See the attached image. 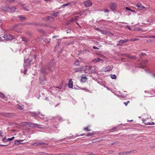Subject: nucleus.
<instances>
[{
	"label": "nucleus",
	"mask_w": 155,
	"mask_h": 155,
	"mask_svg": "<svg viewBox=\"0 0 155 155\" xmlns=\"http://www.w3.org/2000/svg\"><path fill=\"white\" fill-rule=\"evenodd\" d=\"M53 69L50 64H48L45 67H43L41 69V71L44 75H47L51 73Z\"/></svg>",
	"instance_id": "f257e3e1"
},
{
	"label": "nucleus",
	"mask_w": 155,
	"mask_h": 155,
	"mask_svg": "<svg viewBox=\"0 0 155 155\" xmlns=\"http://www.w3.org/2000/svg\"><path fill=\"white\" fill-rule=\"evenodd\" d=\"M92 68L90 66H86L82 67V71L85 73H93L94 70H92Z\"/></svg>",
	"instance_id": "f03ea898"
},
{
	"label": "nucleus",
	"mask_w": 155,
	"mask_h": 155,
	"mask_svg": "<svg viewBox=\"0 0 155 155\" xmlns=\"http://www.w3.org/2000/svg\"><path fill=\"white\" fill-rule=\"evenodd\" d=\"M25 123H26L27 126L29 127H36L39 128H42V125L35 123L28 122H25Z\"/></svg>",
	"instance_id": "7ed1b4c3"
},
{
	"label": "nucleus",
	"mask_w": 155,
	"mask_h": 155,
	"mask_svg": "<svg viewBox=\"0 0 155 155\" xmlns=\"http://www.w3.org/2000/svg\"><path fill=\"white\" fill-rule=\"evenodd\" d=\"M0 114L3 116L8 117H11L14 116L12 113H10L1 112L0 113Z\"/></svg>",
	"instance_id": "20e7f679"
},
{
	"label": "nucleus",
	"mask_w": 155,
	"mask_h": 155,
	"mask_svg": "<svg viewBox=\"0 0 155 155\" xmlns=\"http://www.w3.org/2000/svg\"><path fill=\"white\" fill-rule=\"evenodd\" d=\"M114 67L112 65L108 66L103 68V71L105 72L110 71L113 69Z\"/></svg>",
	"instance_id": "39448f33"
},
{
	"label": "nucleus",
	"mask_w": 155,
	"mask_h": 155,
	"mask_svg": "<svg viewBox=\"0 0 155 155\" xmlns=\"http://www.w3.org/2000/svg\"><path fill=\"white\" fill-rule=\"evenodd\" d=\"M117 4L115 3H111L110 4V7L112 11H114L117 9Z\"/></svg>",
	"instance_id": "423d86ee"
},
{
	"label": "nucleus",
	"mask_w": 155,
	"mask_h": 155,
	"mask_svg": "<svg viewBox=\"0 0 155 155\" xmlns=\"http://www.w3.org/2000/svg\"><path fill=\"white\" fill-rule=\"evenodd\" d=\"M136 6L137 7V8L138 10H143L145 11L146 10V8L145 7L143 6L140 3H138L136 5Z\"/></svg>",
	"instance_id": "0eeeda50"
},
{
	"label": "nucleus",
	"mask_w": 155,
	"mask_h": 155,
	"mask_svg": "<svg viewBox=\"0 0 155 155\" xmlns=\"http://www.w3.org/2000/svg\"><path fill=\"white\" fill-rule=\"evenodd\" d=\"M128 41H129V39L120 40L118 41V43L116 45L117 46H122L123 44L127 42Z\"/></svg>",
	"instance_id": "6e6552de"
},
{
	"label": "nucleus",
	"mask_w": 155,
	"mask_h": 155,
	"mask_svg": "<svg viewBox=\"0 0 155 155\" xmlns=\"http://www.w3.org/2000/svg\"><path fill=\"white\" fill-rule=\"evenodd\" d=\"M77 3V2H68L67 3V4L63 5H62L61 6V8H64L65 7L68 6L69 5H70L71 6H72L73 5H75L76 3Z\"/></svg>",
	"instance_id": "1a4fd4ad"
},
{
	"label": "nucleus",
	"mask_w": 155,
	"mask_h": 155,
	"mask_svg": "<svg viewBox=\"0 0 155 155\" xmlns=\"http://www.w3.org/2000/svg\"><path fill=\"white\" fill-rule=\"evenodd\" d=\"M84 4L86 7H89L91 6L92 2L89 0H87L84 2Z\"/></svg>",
	"instance_id": "9d476101"
},
{
	"label": "nucleus",
	"mask_w": 155,
	"mask_h": 155,
	"mask_svg": "<svg viewBox=\"0 0 155 155\" xmlns=\"http://www.w3.org/2000/svg\"><path fill=\"white\" fill-rule=\"evenodd\" d=\"M58 15V13H55L53 14V16H48V20H50L51 21H52L54 20V18L53 17V16L56 17Z\"/></svg>",
	"instance_id": "9b49d317"
},
{
	"label": "nucleus",
	"mask_w": 155,
	"mask_h": 155,
	"mask_svg": "<svg viewBox=\"0 0 155 155\" xmlns=\"http://www.w3.org/2000/svg\"><path fill=\"white\" fill-rule=\"evenodd\" d=\"M32 116H36L39 115H40L41 116H44V115H42L40 114V113L39 112H33L32 113Z\"/></svg>",
	"instance_id": "f8f14e48"
},
{
	"label": "nucleus",
	"mask_w": 155,
	"mask_h": 155,
	"mask_svg": "<svg viewBox=\"0 0 155 155\" xmlns=\"http://www.w3.org/2000/svg\"><path fill=\"white\" fill-rule=\"evenodd\" d=\"M87 80V78L86 76H81V82L85 83Z\"/></svg>",
	"instance_id": "ddd939ff"
},
{
	"label": "nucleus",
	"mask_w": 155,
	"mask_h": 155,
	"mask_svg": "<svg viewBox=\"0 0 155 155\" xmlns=\"http://www.w3.org/2000/svg\"><path fill=\"white\" fill-rule=\"evenodd\" d=\"M73 86V83L71 79L69 81L68 87L70 88H72Z\"/></svg>",
	"instance_id": "4468645a"
},
{
	"label": "nucleus",
	"mask_w": 155,
	"mask_h": 155,
	"mask_svg": "<svg viewBox=\"0 0 155 155\" xmlns=\"http://www.w3.org/2000/svg\"><path fill=\"white\" fill-rule=\"evenodd\" d=\"M74 72L76 73L78 72H80L82 71V67L79 68H75L74 69Z\"/></svg>",
	"instance_id": "2eb2a0df"
},
{
	"label": "nucleus",
	"mask_w": 155,
	"mask_h": 155,
	"mask_svg": "<svg viewBox=\"0 0 155 155\" xmlns=\"http://www.w3.org/2000/svg\"><path fill=\"white\" fill-rule=\"evenodd\" d=\"M8 40H12L14 39V37L13 35H8Z\"/></svg>",
	"instance_id": "dca6fc26"
},
{
	"label": "nucleus",
	"mask_w": 155,
	"mask_h": 155,
	"mask_svg": "<svg viewBox=\"0 0 155 155\" xmlns=\"http://www.w3.org/2000/svg\"><path fill=\"white\" fill-rule=\"evenodd\" d=\"M9 12L13 13L15 11L16 8L14 7H9Z\"/></svg>",
	"instance_id": "f3484780"
},
{
	"label": "nucleus",
	"mask_w": 155,
	"mask_h": 155,
	"mask_svg": "<svg viewBox=\"0 0 155 155\" xmlns=\"http://www.w3.org/2000/svg\"><path fill=\"white\" fill-rule=\"evenodd\" d=\"M3 10H4V11L7 12H9V10H10L9 7H4L3 8Z\"/></svg>",
	"instance_id": "a211bd4d"
},
{
	"label": "nucleus",
	"mask_w": 155,
	"mask_h": 155,
	"mask_svg": "<svg viewBox=\"0 0 155 155\" xmlns=\"http://www.w3.org/2000/svg\"><path fill=\"white\" fill-rule=\"evenodd\" d=\"M23 141V140H17L15 141V143L16 144H18L20 143V142Z\"/></svg>",
	"instance_id": "6ab92c4d"
},
{
	"label": "nucleus",
	"mask_w": 155,
	"mask_h": 155,
	"mask_svg": "<svg viewBox=\"0 0 155 155\" xmlns=\"http://www.w3.org/2000/svg\"><path fill=\"white\" fill-rule=\"evenodd\" d=\"M38 144H39V145H42V144L45 145L46 144L45 143H43L42 142H40V143H34L33 145H34L37 146Z\"/></svg>",
	"instance_id": "aec40b11"
},
{
	"label": "nucleus",
	"mask_w": 155,
	"mask_h": 155,
	"mask_svg": "<svg viewBox=\"0 0 155 155\" xmlns=\"http://www.w3.org/2000/svg\"><path fill=\"white\" fill-rule=\"evenodd\" d=\"M36 155H45V152H38L36 153Z\"/></svg>",
	"instance_id": "412c9836"
},
{
	"label": "nucleus",
	"mask_w": 155,
	"mask_h": 155,
	"mask_svg": "<svg viewBox=\"0 0 155 155\" xmlns=\"http://www.w3.org/2000/svg\"><path fill=\"white\" fill-rule=\"evenodd\" d=\"M89 126L87 127H84L83 130L86 131H88L91 130L88 128Z\"/></svg>",
	"instance_id": "4be33fe9"
},
{
	"label": "nucleus",
	"mask_w": 155,
	"mask_h": 155,
	"mask_svg": "<svg viewBox=\"0 0 155 155\" xmlns=\"http://www.w3.org/2000/svg\"><path fill=\"white\" fill-rule=\"evenodd\" d=\"M8 35H4L2 36V37L4 38V40H8Z\"/></svg>",
	"instance_id": "5701e85b"
},
{
	"label": "nucleus",
	"mask_w": 155,
	"mask_h": 155,
	"mask_svg": "<svg viewBox=\"0 0 155 155\" xmlns=\"http://www.w3.org/2000/svg\"><path fill=\"white\" fill-rule=\"evenodd\" d=\"M59 155H75V154H71V153H62L60 154Z\"/></svg>",
	"instance_id": "b1692460"
},
{
	"label": "nucleus",
	"mask_w": 155,
	"mask_h": 155,
	"mask_svg": "<svg viewBox=\"0 0 155 155\" xmlns=\"http://www.w3.org/2000/svg\"><path fill=\"white\" fill-rule=\"evenodd\" d=\"M18 17L20 20L21 21H23L25 18V17H22L21 16H19Z\"/></svg>",
	"instance_id": "393cba45"
},
{
	"label": "nucleus",
	"mask_w": 155,
	"mask_h": 155,
	"mask_svg": "<svg viewBox=\"0 0 155 155\" xmlns=\"http://www.w3.org/2000/svg\"><path fill=\"white\" fill-rule=\"evenodd\" d=\"M80 61H76L74 63V64L76 66H78L80 64Z\"/></svg>",
	"instance_id": "a878e982"
},
{
	"label": "nucleus",
	"mask_w": 155,
	"mask_h": 155,
	"mask_svg": "<svg viewBox=\"0 0 155 155\" xmlns=\"http://www.w3.org/2000/svg\"><path fill=\"white\" fill-rule=\"evenodd\" d=\"M74 19L73 18H72L70 19V21L68 23V24H70V22H74Z\"/></svg>",
	"instance_id": "bb28decb"
},
{
	"label": "nucleus",
	"mask_w": 155,
	"mask_h": 155,
	"mask_svg": "<svg viewBox=\"0 0 155 155\" xmlns=\"http://www.w3.org/2000/svg\"><path fill=\"white\" fill-rule=\"evenodd\" d=\"M127 57L128 58H130V59H135L136 57L134 56H130L129 55H127Z\"/></svg>",
	"instance_id": "cd10ccee"
},
{
	"label": "nucleus",
	"mask_w": 155,
	"mask_h": 155,
	"mask_svg": "<svg viewBox=\"0 0 155 155\" xmlns=\"http://www.w3.org/2000/svg\"><path fill=\"white\" fill-rule=\"evenodd\" d=\"M84 134H81L80 135H74V136H72V138H75L79 136H83V135H84Z\"/></svg>",
	"instance_id": "c85d7f7f"
},
{
	"label": "nucleus",
	"mask_w": 155,
	"mask_h": 155,
	"mask_svg": "<svg viewBox=\"0 0 155 155\" xmlns=\"http://www.w3.org/2000/svg\"><path fill=\"white\" fill-rule=\"evenodd\" d=\"M32 6H31V8H30V9H26V8L25 7H24L23 8V9L25 11H29V10H30L32 8Z\"/></svg>",
	"instance_id": "c756f323"
},
{
	"label": "nucleus",
	"mask_w": 155,
	"mask_h": 155,
	"mask_svg": "<svg viewBox=\"0 0 155 155\" xmlns=\"http://www.w3.org/2000/svg\"><path fill=\"white\" fill-rule=\"evenodd\" d=\"M0 94H1L0 97L4 99V98H5V95L3 93H0Z\"/></svg>",
	"instance_id": "7c9ffc66"
},
{
	"label": "nucleus",
	"mask_w": 155,
	"mask_h": 155,
	"mask_svg": "<svg viewBox=\"0 0 155 155\" xmlns=\"http://www.w3.org/2000/svg\"><path fill=\"white\" fill-rule=\"evenodd\" d=\"M89 51L86 49H84L83 51V52L84 54L87 53L89 52Z\"/></svg>",
	"instance_id": "2f4dec72"
},
{
	"label": "nucleus",
	"mask_w": 155,
	"mask_h": 155,
	"mask_svg": "<svg viewBox=\"0 0 155 155\" xmlns=\"http://www.w3.org/2000/svg\"><path fill=\"white\" fill-rule=\"evenodd\" d=\"M94 135V133H89L86 135L87 136H93Z\"/></svg>",
	"instance_id": "473e14b6"
},
{
	"label": "nucleus",
	"mask_w": 155,
	"mask_h": 155,
	"mask_svg": "<svg viewBox=\"0 0 155 155\" xmlns=\"http://www.w3.org/2000/svg\"><path fill=\"white\" fill-rule=\"evenodd\" d=\"M111 78L112 79H115L117 78V77L115 74L111 75Z\"/></svg>",
	"instance_id": "72a5a7b5"
},
{
	"label": "nucleus",
	"mask_w": 155,
	"mask_h": 155,
	"mask_svg": "<svg viewBox=\"0 0 155 155\" xmlns=\"http://www.w3.org/2000/svg\"><path fill=\"white\" fill-rule=\"evenodd\" d=\"M2 141L4 142H8L7 139H6V137H5L3 138Z\"/></svg>",
	"instance_id": "f704fd0d"
},
{
	"label": "nucleus",
	"mask_w": 155,
	"mask_h": 155,
	"mask_svg": "<svg viewBox=\"0 0 155 155\" xmlns=\"http://www.w3.org/2000/svg\"><path fill=\"white\" fill-rule=\"evenodd\" d=\"M27 39L25 38L22 37V41H26V42L27 43Z\"/></svg>",
	"instance_id": "c9c22d12"
},
{
	"label": "nucleus",
	"mask_w": 155,
	"mask_h": 155,
	"mask_svg": "<svg viewBox=\"0 0 155 155\" xmlns=\"http://www.w3.org/2000/svg\"><path fill=\"white\" fill-rule=\"evenodd\" d=\"M92 61L93 62H94V63H97L98 62L97 60V58L92 60Z\"/></svg>",
	"instance_id": "e433bc0d"
},
{
	"label": "nucleus",
	"mask_w": 155,
	"mask_h": 155,
	"mask_svg": "<svg viewBox=\"0 0 155 155\" xmlns=\"http://www.w3.org/2000/svg\"><path fill=\"white\" fill-rule=\"evenodd\" d=\"M15 138L14 137H12L11 138H8L7 139L8 141H11L14 139Z\"/></svg>",
	"instance_id": "4c0bfd02"
},
{
	"label": "nucleus",
	"mask_w": 155,
	"mask_h": 155,
	"mask_svg": "<svg viewBox=\"0 0 155 155\" xmlns=\"http://www.w3.org/2000/svg\"><path fill=\"white\" fill-rule=\"evenodd\" d=\"M130 103V101H127L126 102H124V104L126 106H127V104Z\"/></svg>",
	"instance_id": "58836bf2"
},
{
	"label": "nucleus",
	"mask_w": 155,
	"mask_h": 155,
	"mask_svg": "<svg viewBox=\"0 0 155 155\" xmlns=\"http://www.w3.org/2000/svg\"><path fill=\"white\" fill-rule=\"evenodd\" d=\"M138 39L137 38H133V39H131L129 40V41H134L136 40H138Z\"/></svg>",
	"instance_id": "ea45409f"
},
{
	"label": "nucleus",
	"mask_w": 155,
	"mask_h": 155,
	"mask_svg": "<svg viewBox=\"0 0 155 155\" xmlns=\"http://www.w3.org/2000/svg\"><path fill=\"white\" fill-rule=\"evenodd\" d=\"M6 2H8L10 3H11L14 2V0H6Z\"/></svg>",
	"instance_id": "a19ab883"
},
{
	"label": "nucleus",
	"mask_w": 155,
	"mask_h": 155,
	"mask_svg": "<svg viewBox=\"0 0 155 155\" xmlns=\"http://www.w3.org/2000/svg\"><path fill=\"white\" fill-rule=\"evenodd\" d=\"M88 155H96L94 153H92L89 152V153H88Z\"/></svg>",
	"instance_id": "79ce46f5"
},
{
	"label": "nucleus",
	"mask_w": 155,
	"mask_h": 155,
	"mask_svg": "<svg viewBox=\"0 0 155 155\" xmlns=\"http://www.w3.org/2000/svg\"><path fill=\"white\" fill-rule=\"evenodd\" d=\"M78 17H79V16H78L75 17V19H74L75 21H77L78 20Z\"/></svg>",
	"instance_id": "37998d69"
},
{
	"label": "nucleus",
	"mask_w": 155,
	"mask_h": 155,
	"mask_svg": "<svg viewBox=\"0 0 155 155\" xmlns=\"http://www.w3.org/2000/svg\"><path fill=\"white\" fill-rule=\"evenodd\" d=\"M26 61H28V62H29V63H30L31 62V61L29 60V58H28L26 60Z\"/></svg>",
	"instance_id": "c03bdc74"
},
{
	"label": "nucleus",
	"mask_w": 155,
	"mask_h": 155,
	"mask_svg": "<svg viewBox=\"0 0 155 155\" xmlns=\"http://www.w3.org/2000/svg\"><path fill=\"white\" fill-rule=\"evenodd\" d=\"M149 37L150 38H155V36H154V35H150Z\"/></svg>",
	"instance_id": "a18cd8bd"
},
{
	"label": "nucleus",
	"mask_w": 155,
	"mask_h": 155,
	"mask_svg": "<svg viewBox=\"0 0 155 155\" xmlns=\"http://www.w3.org/2000/svg\"><path fill=\"white\" fill-rule=\"evenodd\" d=\"M126 27L127 29H129L130 30H131V28L130 27L129 25L126 26Z\"/></svg>",
	"instance_id": "49530a36"
},
{
	"label": "nucleus",
	"mask_w": 155,
	"mask_h": 155,
	"mask_svg": "<svg viewBox=\"0 0 155 155\" xmlns=\"http://www.w3.org/2000/svg\"><path fill=\"white\" fill-rule=\"evenodd\" d=\"M104 12L105 13L107 12H109V11L107 9H104Z\"/></svg>",
	"instance_id": "de8ad7c7"
},
{
	"label": "nucleus",
	"mask_w": 155,
	"mask_h": 155,
	"mask_svg": "<svg viewBox=\"0 0 155 155\" xmlns=\"http://www.w3.org/2000/svg\"><path fill=\"white\" fill-rule=\"evenodd\" d=\"M144 62L145 64L147 63L148 62V60L147 59H146L144 61Z\"/></svg>",
	"instance_id": "09e8293b"
},
{
	"label": "nucleus",
	"mask_w": 155,
	"mask_h": 155,
	"mask_svg": "<svg viewBox=\"0 0 155 155\" xmlns=\"http://www.w3.org/2000/svg\"><path fill=\"white\" fill-rule=\"evenodd\" d=\"M93 48L94 49H99V48H97V47L95 46H93Z\"/></svg>",
	"instance_id": "8fccbe9b"
},
{
	"label": "nucleus",
	"mask_w": 155,
	"mask_h": 155,
	"mask_svg": "<svg viewBox=\"0 0 155 155\" xmlns=\"http://www.w3.org/2000/svg\"><path fill=\"white\" fill-rule=\"evenodd\" d=\"M97 60L98 62L102 61L101 59L99 58H97Z\"/></svg>",
	"instance_id": "3c124183"
},
{
	"label": "nucleus",
	"mask_w": 155,
	"mask_h": 155,
	"mask_svg": "<svg viewBox=\"0 0 155 155\" xmlns=\"http://www.w3.org/2000/svg\"><path fill=\"white\" fill-rule=\"evenodd\" d=\"M126 9L127 11H130V8H129L128 7H126Z\"/></svg>",
	"instance_id": "603ef678"
},
{
	"label": "nucleus",
	"mask_w": 155,
	"mask_h": 155,
	"mask_svg": "<svg viewBox=\"0 0 155 155\" xmlns=\"http://www.w3.org/2000/svg\"><path fill=\"white\" fill-rule=\"evenodd\" d=\"M150 123H148V122L144 123V124L146 125H150Z\"/></svg>",
	"instance_id": "864d4df0"
},
{
	"label": "nucleus",
	"mask_w": 155,
	"mask_h": 155,
	"mask_svg": "<svg viewBox=\"0 0 155 155\" xmlns=\"http://www.w3.org/2000/svg\"><path fill=\"white\" fill-rule=\"evenodd\" d=\"M3 134V132L2 131L0 130V136H2Z\"/></svg>",
	"instance_id": "5fc2aeb1"
},
{
	"label": "nucleus",
	"mask_w": 155,
	"mask_h": 155,
	"mask_svg": "<svg viewBox=\"0 0 155 155\" xmlns=\"http://www.w3.org/2000/svg\"><path fill=\"white\" fill-rule=\"evenodd\" d=\"M117 144V142H114L113 143H111V145H113L114 144Z\"/></svg>",
	"instance_id": "6e6d98bb"
},
{
	"label": "nucleus",
	"mask_w": 155,
	"mask_h": 155,
	"mask_svg": "<svg viewBox=\"0 0 155 155\" xmlns=\"http://www.w3.org/2000/svg\"><path fill=\"white\" fill-rule=\"evenodd\" d=\"M141 55L143 56H144L146 55V54L145 53H142L141 54Z\"/></svg>",
	"instance_id": "4d7b16f0"
},
{
	"label": "nucleus",
	"mask_w": 155,
	"mask_h": 155,
	"mask_svg": "<svg viewBox=\"0 0 155 155\" xmlns=\"http://www.w3.org/2000/svg\"><path fill=\"white\" fill-rule=\"evenodd\" d=\"M4 39L2 38V37H0V41H3Z\"/></svg>",
	"instance_id": "13d9d810"
},
{
	"label": "nucleus",
	"mask_w": 155,
	"mask_h": 155,
	"mask_svg": "<svg viewBox=\"0 0 155 155\" xmlns=\"http://www.w3.org/2000/svg\"><path fill=\"white\" fill-rule=\"evenodd\" d=\"M53 0H44L46 2H48V1H50V2H51V1H52Z\"/></svg>",
	"instance_id": "bf43d9fd"
},
{
	"label": "nucleus",
	"mask_w": 155,
	"mask_h": 155,
	"mask_svg": "<svg viewBox=\"0 0 155 155\" xmlns=\"http://www.w3.org/2000/svg\"><path fill=\"white\" fill-rule=\"evenodd\" d=\"M45 155H54L51 154L45 153Z\"/></svg>",
	"instance_id": "052dcab7"
},
{
	"label": "nucleus",
	"mask_w": 155,
	"mask_h": 155,
	"mask_svg": "<svg viewBox=\"0 0 155 155\" xmlns=\"http://www.w3.org/2000/svg\"><path fill=\"white\" fill-rule=\"evenodd\" d=\"M130 11L131 12H135V10H132L131 9H130Z\"/></svg>",
	"instance_id": "680f3d73"
},
{
	"label": "nucleus",
	"mask_w": 155,
	"mask_h": 155,
	"mask_svg": "<svg viewBox=\"0 0 155 155\" xmlns=\"http://www.w3.org/2000/svg\"><path fill=\"white\" fill-rule=\"evenodd\" d=\"M7 146V145H0V146H1V147H3V146Z\"/></svg>",
	"instance_id": "e2e57ef3"
},
{
	"label": "nucleus",
	"mask_w": 155,
	"mask_h": 155,
	"mask_svg": "<svg viewBox=\"0 0 155 155\" xmlns=\"http://www.w3.org/2000/svg\"><path fill=\"white\" fill-rule=\"evenodd\" d=\"M150 125H153V124H154V122H152V123H150Z\"/></svg>",
	"instance_id": "0e129e2a"
},
{
	"label": "nucleus",
	"mask_w": 155,
	"mask_h": 155,
	"mask_svg": "<svg viewBox=\"0 0 155 155\" xmlns=\"http://www.w3.org/2000/svg\"><path fill=\"white\" fill-rule=\"evenodd\" d=\"M123 152H122V153H118V154L119 155H121V153H123Z\"/></svg>",
	"instance_id": "69168bd1"
},
{
	"label": "nucleus",
	"mask_w": 155,
	"mask_h": 155,
	"mask_svg": "<svg viewBox=\"0 0 155 155\" xmlns=\"http://www.w3.org/2000/svg\"><path fill=\"white\" fill-rule=\"evenodd\" d=\"M86 10H83V11H82V12H83V13H84V12H86Z\"/></svg>",
	"instance_id": "338daca9"
},
{
	"label": "nucleus",
	"mask_w": 155,
	"mask_h": 155,
	"mask_svg": "<svg viewBox=\"0 0 155 155\" xmlns=\"http://www.w3.org/2000/svg\"><path fill=\"white\" fill-rule=\"evenodd\" d=\"M56 37V36H55V35L53 36V38H55Z\"/></svg>",
	"instance_id": "774afa93"
}]
</instances>
